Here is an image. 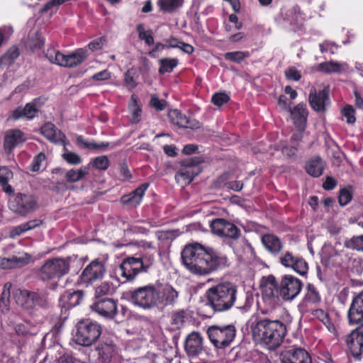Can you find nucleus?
<instances>
[{
  "label": "nucleus",
  "instance_id": "1",
  "mask_svg": "<svg viewBox=\"0 0 363 363\" xmlns=\"http://www.w3.org/2000/svg\"><path fill=\"white\" fill-rule=\"evenodd\" d=\"M182 259L186 268L196 275H208L230 264L225 254L199 242L186 245L182 252Z\"/></svg>",
  "mask_w": 363,
  "mask_h": 363
},
{
  "label": "nucleus",
  "instance_id": "2",
  "mask_svg": "<svg viewBox=\"0 0 363 363\" xmlns=\"http://www.w3.org/2000/svg\"><path fill=\"white\" fill-rule=\"evenodd\" d=\"M177 297V291L169 284H150L130 292L131 302L143 309L164 308L173 304Z\"/></svg>",
  "mask_w": 363,
  "mask_h": 363
},
{
  "label": "nucleus",
  "instance_id": "3",
  "mask_svg": "<svg viewBox=\"0 0 363 363\" xmlns=\"http://www.w3.org/2000/svg\"><path fill=\"white\" fill-rule=\"evenodd\" d=\"M250 328L254 340L269 350L279 347L286 334V327L282 322L267 318H252Z\"/></svg>",
  "mask_w": 363,
  "mask_h": 363
},
{
  "label": "nucleus",
  "instance_id": "4",
  "mask_svg": "<svg viewBox=\"0 0 363 363\" xmlns=\"http://www.w3.org/2000/svg\"><path fill=\"white\" fill-rule=\"evenodd\" d=\"M209 305L215 311H225L233 307L238 296V286L233 282L223 281L206 291Z\"/></svg>",
  "mask_w": 363,
  "mask_h": 363
},
{
  "label": "nucleus",
  "instance_id": "5",
  "mask_svg": "<svg viewBox=\"0 0 363 363\" xmlns=\"http://www.w3.org/2000/svg\"><path fill=\"white\" fill-rule=\"evenodd\" d=\"M101 327L95 321L89 319L77 323L74 341L79 345L89 347L95 343L101 335Z\"/></svg>",
  "mask_w": 363,
  "mask_h": 363
},
{
  "label": "nucleus",
  "instance_id": "6",
  "mask_svg": "<svg viewBox=\"0 0 363 363\" xmlns=\"http://www.w3.org/2000/svg\"><path fill=\"white\" fill-rule=\"evenodd\" d=\"M13 294L16 303L26 310H32L36 307L44 308L48 305V295L42 291L18 289Z\"/></svg>",
  "mask_w": 363,
  "mask_h": 363
},
{
  "label": "nucleus",
  "instance_id": "7",
  "mask_svg": "<svg viewBox=\"0 0 363 363\" xmlns=\"http://www.w3.org/2000/svg\"><path fill=\"white\" fill-rule=\"evenodd\" d=\"M8 205L13 213L26 216L38 208V198L31 194L17 193L9 199Z\"/></svg>",
  "mask_w": 363,
  "mask_h": 363
},
{
  "label": "nucleus",
  "instance_id": "8",
  "mask_svg": "<svg viewBox=\"0 0 363 363\" xmlns=\"http://www.w3.org/2000/svg\"><path fill=\"white\" fill-rule=\"evenodd\" d=\"M70 266L69 258H55L47 260L39 270L43 280L60 278L68 273Z\"/></svg>",
  "mask_w": 363,
  "mask_h": 363
},
{
  "label": "nucleus",
  "instance_id": "9",
  "mask_svg": "<svg viewBox=\"0 0 363 363\" xmlns=\"http://www.w3.org/2000/svg\"><path fill=\"white\" fill-rule=\"evenodd\" d=\"M208 335L211 342L218 348L225 347L233 341L236 330L234 325H213L208 329Z\"/></svg>",
  "mask_w": 363,
  "mask_h": 363
},
{
  "label": "nucleus",
  "instance_id": "10",
  "mask_svg": "<svg viewBox=\"0 0 363 363\" xmlns=\"http://www.w3.org/2000/svg\"><path fill=\"white\" fill-rule=\"evenodd\" d=\"M201 156H196L181 161V168L175 174L176 179H182L185 184H190L199 175L202 169L200 166L203 162Z\"/></svg>",
  "mask_w": 363,
  "mask_h": 363
},
{
  "label": "nucleus",
  "instance_id": "11",
  "mask_svg": "<svg viewBox=\"0 0 363 363\" xmlns=\"http://www.w3.org/2000/svg\"><path fill=\"white\" fill-rule=\"evenodd\" d=\"M345 336L346 346L352 357L360 360L363 354V322Z\"/></svg>",
  "mask_w": 363,
  "mask_h": 363
},
{
  "label": "nucleus",
  "instance_id": "12",
  "mask_svg": "<svg viewBox=\"0 0 363 363\" xmlns=\"http://www.w3.org/2000/svg\"><path fill=\"white\" fill-rule=\"evenodd\" d=\"M302 282L291 275H284L281 281L279 293L287 301H293L301 292Z\"/></svg>",
  "mask_w": 363,
  "mask_h": 363
},
{
  "label": "nucleus",
  "instance_id": "13",
  "mask_svg": "<svg viewBox=\"0 0 363 363\" xmlns=\"http://www.w3.org/2000/svg\"><path fill=\"white\" fill-rule=\"evenodd\" d=\"M41 105L40 98H35L30 102L27 103L24 107L18 106L11 111L9 118L13 121H18L22 118L32 120L38 115Z\"/></svg>",
  "mask_w": 363,
  "mask_h": 363
},
{
  "label": "nucleus",
  "instance_id": "14",
  "mask_svg": "<svg viewBox=\"0 0 363 363\" xmlns=\"http://www.w3.org/2000/svg\"><path fill=\"white\" fill-rule=\"evenodd\" d=\"M106 272V267L104 262L98 259L93 260L82 271L80 278L81 281L86 284H91L95 281L101 279Z\"/></svg>",
  "mask_w": 363,
  "mask_h": 363
},
{
  "label": "nucleus",
  "instance_id": "15",
  "mask_svg": "<svg viewBox=\"0 0 363 363\" xmlns=\"http://www.w3.org/2000/svg\"><path fill=\"white\" fill-rule=\"evenodd\" d=\"M143 262L140 258L129 257L125 259L119 267V274L128 281L133 279L142 270H146Z\"/></svg>",
  "mask_w": 363,
  "mask_h": 363
},
{
  "label": "nucleus",
  "instance_id": "16",
  "mask_svg": "<svg viewBox=\"0 0 363 363\" xmlns=\"http://www.w3.org/2000/svg\"><path fill=\"white\" fill-rule=\"evenodd\" d=\"M347 318L350 325L363 323V290L353 296L347 311Z\"/></svg>",
  "mask_w": 363,
  "mask_h": 363
},
{
  "label": "nucleus",
  "instance_id": "17",
  "mask_svg": "<svg viewBox=\"0 0 363 363\" xmlns=\"http://www.w3.org/2000/svg\"><path fill=\"white\" fill-rule=\"evenodd\" d=\"M329 89L325 87L322 90L316 91L311 90L308 96V102L311 108L318 113L326 111V104L329 101Z\"/></svg>",
  "mask_w": 363,
  "mask_h": 363
},
{
  "label": "nucleus",
  "instance_id": "18",
  "mask_svg": "<svg viewBox=\"0 0 363 363\" xmlns=\"http://www.w3.org/2000/svg\"><path fill=\"white\" fill-rule=\"evenodd\" d=\"M89 56L86 47L77 49L69 55L62 53L59 66L73 68L80 65Z\"/></svg>",
  "mask_w": 363,
  "mask_h": 363
},
{
  "label": "nucleus",
  "instance_id": "19",
  "mask_svg": "<svg viewBox=\"0 0 363 363\" xmlns=\"http://www.w3.org/2000/svg\"><path fill=\"white\" fill-rule=\"evenodd\" d=\"M280 262L286 267L293 269L301 275H304L308 271V264L301 257L294 256L292 253L286 252L280 257Z\"/></svg>",
  "mask_w": 363,
  "mask_h": 363
},
{
  "label": "nucleus",
  "instance_id": "20",
  "mask_svg": "<svg viewBox=\"0 0 363 363\" xmlns=\"http://www.w3.org/2000/svg\"><path fill=\"white\" fill-rule=\"evenodd\" d=\"M91 308L100 315L108 318H113L117 313L116 302L111 298L95 301Z\"/></svg>",
  "mask_w": 363,
  "mask_h": 363
},
{
  "label": "nucleus",
  "instance_id": "21",
  "mask_svg": "<svg viewBox=\"0 0 363 363\" xmlns=\"http://www.w3.org/2000/svg\"><path fill=\"white\" fill-rule=\"evenodd\" d=\"M289 111L291 113L295 128H300L301 130H305L308 116L306 104L300 103L292 108L289 107Z\"/></svg>",
  "mask_w": 363,
  "mask_h": 363
},
{
  "label": "nucleus",
  "instance_id": "22",
  "mask_svg": "<svg viewBox=\"0 0 363 363\" xmlns=\"http://www.w3.org/2000/svg\"><path fill=\"white\" fill-rule=\"evenodd\" d=\"M168 118L173 124L179 128L198 129L201 127L198 121L187 118L177 109L169 111Z\"/></svg>",
  "mask_w": 363,
  "mask_h": 363
},
{
  "label": "nucleus",
  "instance_id": "23",
  "mask_svg": "<svg viewBox=\"0 0 363 363\" xmlns=\"http://www.w3.org/2000/svg\"><path fill=\"white\" fill-rule=\"evenodd\" d=\"M262 298L266 302H269V304H272L276 302L277 298V283L274 276H268L263 280L261 285Z\"/></svg>",
  "mask_w": 363,
  "mask_h": 363
},
{
  "label": "nucleus",
  "instance_id": "24",
  "mask_svg": "<svg viewBox=\"0 0 363 363\" xmlns=\"http://www.w3.org/2000/svg\"><path fill=\"white\" fill-rule=\"evenodd\" d=\"M184 349L189 356H197L203 350V339L198 332H192L186 338Z\"/></svg>",
  "mask_w": 363,
  "mask_h": 363
},
{
  "label": "nucleus",
  "instance_id": "25",
  "mask_svg": "<svg viewBox=\"0 0 363 363\" xmlns=\"http://www.w3.org/2000/svg\"><path fill=\"white\" fill-rule=\"evenodd\" d=\"M40 133L52 143L65 144V135L50 122L45 123L42 125L40 128Z\"/></svg>",
  "mask_w": 363,
  "mask_h": 363
},
{
  "label": "nucleus",
  "instance_id": "26",
  "mask_svg": "<svg viewBox=\"0 0 363 363\" xmlns=\"http://www.w3.org/2000/svg\"><path fill=\"white\" fill-rule=\"evenodd\" d=\"M325 164L320 157L315 156L308 160L305 165L306 172L313 177H319L323 174Z\"/></svg>",
  "mask_w": 363,
  "mask_h": 363
},
{
  "label": "nucleus",
  "instance_id": "27",
  "mask_svg": "<svg viewBox=\"0 0 363 363\" xmlns=\"http://www.w3.org/2000/svg\"><path fill=\"white\" fill-rule=\"evenodd\" d=\"M23 133L19 129L12 130L4 137V147L6 151L11 152L18 143L23 141Z\"/></svg>",
  "mask_w": 363,
  "mask_h": 363
},
{
  "label": "nucleus",
  "instance_id": "28",
  "mask_svg": "<svg viewBox=\"0 0 363 363\" xmlns=\"http://www.w3.org/2000/svg\"><path fill=\"white\" fill-rule=\"evenodd\" d=\"M262 242L264 247L272 253H278L282 248V243L279 238L267 234L262 236Z\"/></svg>",
  "mask_w": 363,
  "mask_h": 363
},
{
  "label": "nucleus",
  "instance_id": "29",
  "mask_svg": "<svg viewBox=\"0 0 363 363\" xmlns=\"http://www.w3.org/2000/svg\"><path fill=\"white\" fill-rule=\"evenodd\" d=\"M211 232L227 240H236L240 235L239 228H211Z\"/></svg>",
  "mask_w": 363,
  "mask_h": 363
},
{
  "label": "nucleus",
  "instance_id": "30",
  "mask_svg": "<svg viewBox=\"0 0 363 363\" xmlns=\"http://www.w3.org/2000/svg\"><path fill=\"white\" fill-rule=\"evenodd\" d=\"M99 359L102 363H108L115 352V347L112 344L104 343L97 347Z\"/></svg>",
  "mask_w": 363,
  "mask_h": 363
},
{
  "label": "nucleus",
  "instance_id": "31",
  "mask_svg": "<svg viewBox=\"0 0 363 363\" xmlns=\"http://www.w3.org/2000/svg\"><path fill=\"white\" fill-rule=\"evenodd\" d=\"M184 0H158L157 6L161 11L172 13L182 7Z\"/></svg>",
  "mask_w": 363,
  "mask_h": 363
},
{
  "label": "nucleus",
  "instance_id": "32",
  "mask_svg": "<svg viewBox=\"0 0 363 363\" xmlns=\"http://www.w3.org/2000/svg\"><path fill=\"white\" fill-rule=\"evenodd\" d=\"M20 55V51L17 46H11L6 53L0 57V67L9 66L13 64Z\"/></svg>",
  "mask_w": 363,
  "mask_h": 363
},
{
  "label": "nucleus",
  "instance_id": "33",
  "mask_svg": "<svg viewBox=\"0 0 363 363\" xmlns=\"http://www.w3.org/2000/svg\"><path fill=\"white\" fill-rule=\"evenodd\" d=\"M159 64L158 72L163 75L165 73H171L178 65L179 60L177 58H161L159 60Z\"/></svg>",
  "mask_w": 363,
  "mask_h": 363
},
{
  "label": "nucleus",
  "instance_id": "34",
  "mask_svg": "<svg viewBox=\"0 0 363 363\" xmlns=\"http://www.w3.org/2000/svg\"><path fill=\"white\" fill-rule=\"evenodd\" d=\"M82 296V293L79 291H67L62 296L61 299L67 307H74L80 303Z\"/></svg>",
  "mask_w": 363,
  "mask_h": 363
},
{
  "label": "nucleus",
  "instance_id": "35",
  "mask_svg": "<svg viewBox=\"0 0 363 363\" xmlns=\"http://www.w3.org/2000/svg\"><path fill=\"white\" fill-rule=\"evenodd\" d=\"M320 301V296L318 291L312 284H308L306 287V291L302 302L303 305L315 304Z\"/></svg>",
  "mask_w": 363,
  "mask_h": 363
},
{
  "label": "nucleus",
  "instance_id": "36",
  "mask_svg": "<svg viewBox=\"0 0 363 363\" xmlns=\"http://www.w3.org/2000/svg\"><path fill=\"white\" fill-rule=\"evenodd\" d=\"M77 143L84 148L88 150H104L109 146V143L107 142H101L97 143L94 141H86L82 135L77 136Z\"/></svg>",
  "mask_w": 363,
  "mask_h": 363
},
{
  "label": "nucleus",
  "instance_id": "37",
  "mask_svg": "<svg viewBox=\"0 0 363 363\" xmlns=\"http://www.w3.org/2000/svg\"><path fill=\"white\" fill-rule=\"evenodd\" d=\"M131 106L133 107L131 111L130 122L132 123H138L140 121L142 108L140 106L139 101L135 94H132L130 96Z\"/></svg>",
  "mask_w": 363,
  "mask_h": 363
},
{
  "label": "nucleus",
  "instance_id": "38",
  "mask_svg": "<svg viewBox=\"0 0 363 363\" xmlns=\"http://www.w3.org/2000/svg\"><path fill=\"white\" fill-rule=\"evenodd\" d=\"M11 288V284L10 282H7L4 284L3 291L0 298V310L3 313H6L9 310V303H10V295L11 291L10 289Z\"/></svg>",
  "mask_w": 363,
  "mask_h": 363
},
{
  "label": "nucleus",
  "instance_id": "39",
  "mask_svg": "<svg viewBox=\"0 0 363 363\" xmlns=\"http://www.w3.org/2000/svg\"><path fill=\"white\" fill-rule=\"evenodd\" d=\"M179 235V232L178 230H172V229L161 230L156 233L157 239L164 243L172 242L177 237H178Z\"/></svg>",
  "mask_w": 363,
  "mask_h": 363
},
{
  "label": "nucleus",
  "instance_id": "40",
  "mask_svg": "<svg viewBox=\"0 0 363 363\" xmlns=\"http://www.w3.org/2000/svg\"><path fill=\"white\" fill-rule=\"evenodd\" d=\"M318 70L327 74L337 73L341 71V65L337 62H324L318 65Z\"/></svg>",
  "mask_w": 363,
  "mask_h": 363
},
{
  "label": "nucleus",
  "instance_id": "41",
  "mask_svg": "<svg viewBox=\"0 0 363 363\" xmlns=\"http://www.w3.org/2000/svg\"><path fill=\"white\" fill-rule=\"evenodd\" d=\"M344 246L348 249L363 252V235L353 236L344 242Z\"/></svg>",
  "mask_w": 363,
  "mask_h": 363
},
{
  "label": "nucleus",
  "instance_id": "42",
  "mask_svg": "<svg viewBox=\"0 0 363 363\" xmlns=\"http://www.w3.org/2000/svg\"><path fill=\"white\" fill-rule=\"evenodd\" d=\"M14 268H21L28 265L33 261L32 256L26 252H18L13 255Z\"/></svg>",
  "mask_w": 363,
  "mask_h": 363
},
{
  "label": "nucleus",
  "instance_id": "43",
  "mask_svg": "<svg viewBox=\"0 0 363 363\" xmlns=\"http://www.w3.org/2000/svg\"><path fill=\"white\" fill-rule=\"evenodd\" d=\"M136 30L140 40H144L147 45L154 44V38L151 30H145L144 25L140 23L137 26Z\"/></svg>",
  "mask_w": 363,
  "mask_h": 363
},
{
  "label": "nucleus",
  "instance_id": "44",
  "mask_svg": "<svg viewBox=\"0 0 363 363\" xmlns=\"http://www.w3.org/2000/svg\"><path fill=\"white\" fill-rule=\"evenodd\" d=\"M249 57L250 52L248 51L228 52L224 54V57L226 60L236 63H240Z\"/></svg>",
  "mask_w": 363,
  "mask_h": 363
},
{
  "label": "nucleus",
  "instance_id": "45",
  "mask_svg": "<svg viewBox=\"0 0 363 363\" xmlns=\"http://www.w3.org/2000/svg\"><path fill=\"white\" fill-rule=\"evenodd\" d=\"M138 74L134 68L128 69L124 74L125 84L130 89H133L138 85L137 79Z\"/></svg>",
  "mask_w": 363,
  "mask_h": 363
},
{
  "label": "nucleus",
  "instance_id": "46",
  "mask_svg": "<svg viewBox=\"0 0 363 363\" xmlns=\"http://www.w3.org/2000/svg\"><path fill=\"white\" fill-rule=\"evenodd\" d=\"M89 165H91L99 170H106L110 166V162L107 156L101 155L93 159Z\"/></svg>",
  "mask_w": 363,
  "mask_h": 363
},
{
  "label": "nucleus",
  "instance_id": "47",
  "mask_svg": "<svg viewBox=\"0 0 363 363\" xmlns=\"http://www.w3.org/2000/svg\"><path fill=\"white\" fill-rule=\"evenodd\" d=\"M353 196L352 186L345 187L341 189L339 192L338 202L340 206H344L348 204Z\"/></svg>",
  "mask_w": 363,
  "mask_h": 363
},
{
  "label": "nucleus",
  "instance_id": "48",
  "mask_svg": "<svg viewBox=\"0 0 363 363\" xmlns=\"http://www.w3.org/2000/svg\"><path fill=\"white\" fill-rule=\"evenodd\" d=\"M61 56L62 52L54 48H48L45 52V57L50 63L54 65H59L60 64Z\"/></svg>",
  "mask_w": 363,
  "mask_h": 363
},
{
  "label": "nucleus",
  "instance_id": "49",
  "mask_svg": "<svg viewBox=\"0 0 363 363\" xmlns=\"http://www.w3.org/2000/svg\"><path fill=\"white\" fill-rule=\"evenodd\" d=\"M87 172L82 169L75 170L74 169H69L65 175L67 182L73 183L81 180Z\"/></svg>",
  "mask_w": 363,
  "mask_h": 363
},
{
  "label": "nucleus",
  "instance_id": "50",
  "mask_svg": "<svg viewBox=\"0 0 363 363\" xmlns=\"http://www.w3.org/2000/svg\"><path fill=\"white\" fill-rule=\"evenodd\" d=\"M230 100V96L225 92H216L211 96V103L216 106H221Z\"/></svg>",
  "mask_w": 363,
  "mask_h": 363
},
{
  "label": "nucleus",
  "instance_id": "51",
  "mask_svg": "<svg viewBox=\"0 0 363 363\" xmlns=\"http://www.w3.org/2000/svg\"><path fill=\"white\" fill-rule=\"evenodd\" d=\"M149 104L157 111H162L166 108L167 102L164 99H160L156 94H153L151 96Z\"/></svg>",
  "mask_w": 363,
  "mask_h": 363
},
{
  "label": "nucleus",
  "instance_id": "52",
  "mask_svg": "<svg viewBox=\"0 0 363 363\" xmlns=\"http://www.w3.org/2000/svg\"><path fill=\"white\" fill-rule=\"evenodd\" d=\"M186 318V314L184 311H177L172 315V323L178 329L183 325Z\"/></svg>",
  "mask_w": 363,
  "mask_h": 363
},
{
  "label": "nucleus",
  "instance_id": "53",
  "mask_svg": "<svg viewBox=\"0 0 363 363\" xmlns=\"http://www.w3.org/2000/svg\"><path fill=\"white\" fill-rule=\"evenodd\" d=\"M341 112L342 115L346 118L347 123L354 124L355 123V110L352 105H346L342 109Z\"/></svg>",
  "mask_w": 363,
  "mask_h": 363
},
{
  "label": "nucleus",
  "instance_id": "54",
  "mask_svg": "<svg viewBox=\"0 0 363 363\" xmlns=\"http://www.w3.org/2000/svg\"><path fill=\"white\" fill-rule=\"evenodd\" d=\"M111 291V286L108 283H102L100 286H99L96 289L95 291V298L96 301L99 299H106V298H103V296L109 294Z\"/></svg>",
  "mask_w": 363,
  "mask_h": 363
},
{
  "label": "nucleus",
  "instance_id": "55",
  "mask_svg": "<svg viewBox=\"0 0 363 363\" xmlns=\"http://www.w3.org/2000/svg\"><path fill=\"white\" fill-rule=\"evenodd\" d=\"M106 42V37L102 36L91 40L86 47L88 51L90 50L91 51L94 52L101 50Z\"/></svg>",
  "mask_w": 363,
  "mask_h": 363
},
{
  "label": "nucleus",
  "instance_id": "56",
  "mask_svg": "<svg viewBox=\"0 0 363 363\" xmlns=\"http://www.w3.org/2000/svg\"><path fill=\"white\" fill-rule=\"evenodd\" d=\"M142 201V199L138 197H135L134 196L131 195L130 194L123 195L121 198V202L126 206H129L131 207H135L138 206L140 202Z\"/></svg>",
  "mask_w": 363,
  "mask_h": 363
},
{
  "label": "nucleus",
  "instance_id": "57",
  "mask_svg": "<svg viewBox=\"0 0 363 363\" xmlns=\"http://www.w3.org/2000/svg\"><path fill=\"white\" fill-rule=\"evenodd\" d=\"M45 155L44 152H40L38 153L37 155H35L34 157V158L32 160V162L30 164V169L32 171V172H38L40 168V166H41V163L45 160Z\"/></svg>",
  "mask_w": 363,
  "mask_h": 363
},
{
  "label": "nucleus",
  "instance_id": "58",
  "mask_svg": "<svg viewBox=\"0 0 363 363\" xmlns=\"http://www.w3.org/2000/svg\"><path fill=\"white\" fill-rule=\"evenodd\" d=\"M62 157L70 164H79L82 162L81 157L75 152H67L62 155Z\"/></svg>",
  "mask_w": 363,
  "mask_h": 363
},
{
  "label": "nucleus",
  "instance_id": "59",
  "mask_svg": "<svg viewBox=\"0 0 363 363\" xmlns=\"http://www.w3.org/2000/svg\"><path fill=\"white\" fill-rule=\"evenodd\" d=\"M319 47L322 53L329 52L332 55L335 54L338 48L335 43L329 41H324L319 45Z\"/></svg>",
  "mask_w": 363,
  "mask_h": 363
},
{
  "label": "nucleus",
  "instance_id": "60",
  "mask_svg": "<svg viewBox=\"0 0 363 363\" xmlns=\"http://www.w3.org/2000/svg\"><path fill=\"white\" fill-rule=\"evenodd\" d=\"M285 77L288 80L298 82L301 78V74L295 67H290L285 71Z\"/></svg>",
  "mask_w": 363,
  "mask_h": 363
},
{
  "label": "nucleus",
  "instance_id": "61",
  "mask_svg": "<svg viewBox=\"0 0 363 363\" xmlns=\"http://www.w3.org/2000/svg\"><path fill=\"white\" fill-rule=\"evenodd\" d=\"M149 186H150V183H148V182L143 183L138 187H137L135 190H133L132 192H130V194L131 195L134 196L135 197H138V198H140V199H143V198L145 195V193Z\"/></svg>",
  "mask_w": 363,
  "mask_h": 363
},
{
  "label": "nucleus",
  "instance_id": "62",
  "mask_svg": "<svg viewBox=\"0 0 363 363\" xmlns=\"http://www.w3.org/2000/svg\"><path fill=\"white\" fill-rule=\"evenodd\" d=\"M169 47L173 48H179L184 52L189 55L192 54L194 51V48L191 45L183 41H179L177 45H169Z\"/></svg>",
  "mask_w": 363,
  "mask_h": 363
},
{
  "label": "nucleus",
  "instance_id": "63",
  "mask_svg": "<svg viewBox=\"0 0 363 363\" xmlns=\"http://www.w3.org/2000/svg\"><path fill=\"white\" fill-rule=\"evenodd\" d=\"M45 45V38L41 34L37 33L35 38L32 39L30 47L33 50L41 49Z\"/></svg>",
  "mask_w": 363,
  "mask_h": 363
},
{
  "label": "nucleus",
  "instance_id": "64",
  "mask_svg": "<svg viewBox=\"0 0 363 363\" xmlns=\"http://www.w3.org/2000/svg\"><path fill=\"white\" fill-rule=\"evenodd\" d=\"M227 225H230V227H236L235 225L228 222L224 218H216L212 220L210 222L209 227H226Z\"/></svg>",
  "mask_w": 363,
  "mask_h": 363
}]
</instances>
